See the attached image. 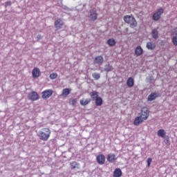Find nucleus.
<instances>
[{
	"label": "nucleus",
	"mask_w": 177,
	"mask_h": 177,
	"mask_svg": "<svg viewBox=\"0 0 177 177\" xmlns=\"http://www.w3.org/2000/svg\"><path fill=\"white\" fill-rule=\"evenodd\" d=\"M149 117H150V110H149V108L143 106L141 108L138 116L135 118L133 124L138 127L142 124V122H145V121H147Z\"/></svg>",
	"instance_id": "f257e3e1"
},
{
	"label": "nucleus",
	"mask_w": 177,
	"mask_h": 177,
	"mask_svg": "<svg viewBox=\"0 0 177 177\" xmlns=\"http://www.w3.org/2000/svg\"><path fill=\"white\" fill-rule=\"evenodd\" d=\"M50 129L49 128H43L39 131L37 136H39L40 140L43 142H48L49 138H50Z\"/></svg>",
	"instance_id": "f03ea898"
},
{
	"label": "nucleus",
	"mask_w": 177,
	"mask_h": 177,
	"mask_svg": "<svg viewBox=\"0 0 177 177\" xmlns=\"http://www.w3.org/2000/svg\"><path fill=\"white\" fill-rule=\"evenodd\" d=\"M123 20L127 24H129L130 28H135L138 26V21H136V19L133 15H125L123 17Z\"/></svg>",
	"instance_id": "7ed1b4c3"
},
{
	"label": "nucleus",
	"mask_w": 177,
	"mask_h": 177,
	"mask_svg": "<svg viewBox=\"0 0 177 177\" xmlns=\"http://www.w3.org/2000/svg\"><path fill=\"white\" fill-rule=\"evenodd\" d=\"M162 13H164V9L162 8L158 9L156 12H154L153 15V17H152L153 20H154L155 21H158V20L161 19V15H162Z\"/></svg>",
	"instance_id": "20e7f679"
},
{
	"label": "nucleus",
	"mask_w": 177,
	"mask_h": 177,
	"mask_svg": "<svg viewBox=\"0 0 177 177\" xmlns=\"http://www.w3.org/2000/svg\"><path fill=\"white\" fill-rule=\"evenodd\" d=\"M88 19H90L91 21H96L97 20V12L95 8L90 10Z\"/></svg>",
	"instance_id": "39448f33"
},
{
	"label": "nucleus",
	"mask_w": 177,
	"mask_h": 177,
	"mask_svg": "<svg viewBox=\"0 0 177 177\" xmlns=\"http://www.w3.org/2000/svg\"><path fill=\"white\" fill-rule=\"evenodd\" d=\"M53 95V90L52 89H46L42 91L41 97L42 99H49L50 96Z\"/></svg>",
	"instance_id": "423d86ee"
},
{
	"label": "nucleus",
	"mask_w": 177,
	"mask_h": 177,
	"mask_svg": "<svg viewBox=\"0 0 177 177\" xmlns=\"http://www.w3.org/2000/svg\"><path fill=\"white\" fill-rule=\"evenodd\" d=\"M96 161L99 165H103L106 162V156L104 154H99L96 157Z\"/></svg>",
	"instance_id": "0eeeda50"
},
{
	"label": "nucleus",
	"mask_w": 177,
	"mask_h": 177,
	"mask_svg": "<svg viewBox=\"0 0 177 177\" xmlns=\"http://www.w3.org/2000/svg\"><path fill=\"white\" fill-rule=\"evenodd\" d=\"M28 99H29V100H32L34 102V101L38 100V99H39V95H38L37 92L32 91L28 95Z\"/></svg>",
	"instance_id": "6e6552de"
},
{
	"label": "nucleus",
	"mask_w": 177,
	"mask_h": 177,
	"mask_svg": "<svg viewBox=\"0 0 177 177\" xmlns=\"http://www.w3.org/2000/svg\"><path fill=\"white\" fill-rule=\"evenodd\" d=\"M161 96V94L158 93H151L149 96H148V102H153V100H156L157 97H160Z\"/></svg>",
	"instance_id": "1a4fd4ad"
},
{
	"label": "nucleus",
	"mask_w": 177,
	"mask_h": 177,
	"mask_svg": "<svg viewBox=\"0 0 177 177\" xmlns=\"http://www.w3.org/2000/svg\"><path fill=\"white\" fill-rule=\"evenodd\" d=\"M32 75L33 78H39L41 77V71L38 68H34L32 71Z\"/></svg>",
	"instance_id": "9d476101"
},
{
	"label": "nucleus",
	"mask_w": 177,
	"mask_h": 177,
	"mask_svg": "<svg viewBox=\"0 0 177 177\" xmlns=\"http://www.w3.org/2000/svg\"><path fill=\"white\" fill-rule=\"evenodd\" d=\"M106 160L109 162H114L117 160V156L114 153H109Z\"/></svg>",
	"instance_id": "9b49d317"
},
{
	"label": "nucleus",
	"mask_w": 177,
	"mask_h": 177,
	"mask_svg": "<svg viewBox=\"0 0 177 177\" xmlns=\"http://www.w3.org/2000/svg\"><path fill=\"white\" fill-rule=\"evenodd\" d=\"M63 24H64V23L63 22L62 19H57L54 24L55 28L58 29L62 28V27H63Z\"/></svg>",
	"instance_id": "f8f14e48"
},
{
	"label": "nucleus",
	"mask_w": 177,
	"mask_h": 177,
	"mask_svg": "<svg viewBox=\"0 0 177 177\" xmlns=\"http://www.w3.org/2000/svg\"><path fill=\"white\" fill-rule=\"evenodd\" d=\"M135 55L136 56H142L143 55V48H142V46H138L136 48Z\"/></svg>",
	"instance_id": "ddd939ff"
},
{
	"label": "nucleus",
	"mask_w": 177,
	"mask_h": 177,
	"mask_svg": "<svg viewBox=\"0 0 177 177\" xmlns=\"http://www.w3.org/2000/svg\"><path fill=\"white\" fill-rule=\"evenodd\" d=\"M122 176V171L120 168H116L113 171V177Z\"/></svg>",
	"instance_id": "4468645a"
},
{
	"label": "nucleus",
	"mask_w": 177,
	"mask_h": 177,
	"mask_svg": "<svg viewBox=\"0 0 177 177\" xmlns=\"http://www.w3.org/2000/svg\"><path fill=\"white\" fill-rule=\"evenodd\" d=\"M71 92V90L68 88H64L62 90V93L61 94V96H63L64 97H67Z\"/></svg>",
	"instance_id": "2eb2a0df"
},
{
	"label": "nucleus",
	"mask_w": 177,
	"mask_h": 177,
	"mask_svg": "<svg viewBox=\"0 0 177 177\" xmlns=\"http://www.w3.org/2000/svg\"><path fill=\"white\" fill-rule=\"evenodd\" d=\"M104 62V60L103 59V57L100 55L97 56L95 58V64H100L102 65L103 64V62Z\"/></svg>",
	"instance_id": "dca6fc26"
},
{
	"label": "nucleus",
	"mask_w": 177,
	"mask_h": 177,
	"mask_svg": "<svg viewBox=\"0 0 177 177\" xmlns=\"http://www.w3.org/2000/svg\"><path fill=\"white\" fill-rule=\"evenodd\" d=\"M147 48L149 50H154L156 49V43H153V41H149L147 43Z\"/></svg>",
	"instance_id": "f3484780"
},
{
	"label": "nucleus",
	"mask_w": 177,
	"mask_h": 177,
	"mask_svg": "<svg viewBox=\"0 0 177 177\" xmlns=\"http://www.w3.org/2000/svg\"><path fill=\"white\" fill-rule=\"evenodd\" d=\"M127 85L129 88H132V86L135 85V81L133 80V78L129 77L127 81Z\"/></svg>",
	"instance_id": "a211bd4d"
},
{
	"label": "nucleus",
	"mask_w": 177,
	"mask_h": 177,
	"mask_svg": "<svg viewBox=\"0 0 177 177\" xmlns=\"http://www.w3.org/2000/svg\"><path fill=\"white\" fill-rule=\"evenodd\" d=\"M92 102V99L86 98V100H80L81 106H87L89 103Z\"/></svg>",
	"instance_id": "6ab92c4d"
},
{
	"label": "nucleus",
	"mask_w": 177,
	"mask_h": 177,
	"mask_svg": "<svg viewBox=\"0 0 177 177\" xmlns=\"http://www.w3.org/2000/svg\"><path fill=\"white\" fill-rule=\"evenodd\" d=\"M70 166H71V169H76V168H77V169H80V163H78L76 161H73L71 162Z\"/></svg>",
	"instance_id": "aec40b11"
},
{
	"label": "nucleus",
	"mask_w": 177,
	"mask_h": 177,
	"mask_svg": "<svg viewBox=\"0 0 177 177\" xmlns=\"http://www.w3.org/2000/svg\"><path fill=\"white\" fill-rule=\"evenodd\" d=\"M90 96L93 100H95L97 97H99V93L96 91H94L91 92Z\"/></svg>",
	"instance_id": "412c9836"
},
{
	"label": "nucleus",
	"mask_w": 177,
	"mask_h": 177,
	"mask_svg": "<svg viewBox=\"0 0 177 177\" xmlns=\"http://www.w3.org/2000/svg\"><path fill=\"white\" fill-rule=\"evenodd\" d=\"M106 43L109 45V46H115V44H117L115 39H114L113 38L108 39Z\"/></svg>",
	"instance_id": "4be33fe9"
},
{
	"label": "nucleus",
	"mask_w": 177,
	"mask_h": 177,
	"mask_svg": "<svg viewBox=\"0 0 177 177\" xmlns=\"http://www.w3.org/2000/svg\"><path fill=\"white\" fill-rule=\"evenodd\" d=\"M151 37L153 38V39H157V38H158V30H157V29L152 30Z\"/></svg>",
	"instance_id": "5701e85b"
},
{
	"label": "nucleus",
	"mask_w": 177,
	"mask_h": 177,
	"mask_svg": "<svg viewBox=\"0 0 177 177\" xmlns=\"http://www.w3.org/2000/svg\"><path fill=\"white\" fill-rule=\"evenodd\" d=\"M95 106H102V104H103V99L102 98V97H98L97 98H96V100H95Z\"/></svg>",
	"instance_id": "b1692460"
},
{
	"label": "nucleus",
	"mask_w": 177,
	"mask_h": 177,
	"mask_svg": "<svg viewBox=\"0 0 177 177\" xmlns=\"http://www.w3.org/2000/svg\"><path fill=\"white\" fill-rule=\"evenodd\" d=\"M158 136H160V138H165V130L164 129H159L157 132Z\"/></svg>",
	"instance_id": "393cba45"
},
{
	"label": "nucleus",
	"mask_w": 177,
	"mask_h": 177,
	"mask_svg": "<svg viewBox=\"0 0 177 177\" xmlns=\"http://www.w3.org/2000/svg\"><path fill=\"white\" fill-rule=\"evenodd\" d=\"M92 77L94 78V80H97L100 78V73H94L92 74Z\"/></svg>",
	"instance_id": "a878e982"
},
{
	"label": "nucleus",
	"mask_w": 177,
	"mask_h": 177,
	"mask_svg": "<svg viewBox=\"0 0 177 177\" xmlns=\"http://www.w3.org/2000/svg\"><path fill=\"white\" fill-rule=\"evenodd\" d=\"M171 35H175V37H177V27L174 28L170 30Z\"/></svg>",
	"instance_id": "bb28decb"
},
{
	"label": "nucleus",
	"mask_w": 177,
	"mask_h": 177,
	"mask_svg": "<svg viewBox=\"0 0 177 177\" xmlns=\"http://www.w3.org/2000/svg\"><path fill=\"white\" fill-rule=\"evenodd\" d=\"M171 42L174 46H177V36H174L172 37Z\"/></svg>",
	"instance_id": "cd10ccee"
},
{
	"label": "nucleus",
	"mask_w": 177,
	"mask_h": 177,
	"mask_svg": "<svg viewBox=\"0 0 177 177\" xmlns=\"http://www.w3.org/2000/svg\"><path fill=\"white\" fill-rule=\"evenodd\" d=\"M50 80H56L57 78V73H53L50 75Z\"/></svg>",
	"instance_id": "c85d7f7f"
},
{
	"label": "nucleus",
	"mask_w": 177,
	"mask_h": 177,
	"mask_svg": "<svg viewBox=\"0 0 177 177\" xmlns=\"http://www.w3.org/2000/svg\"><path fill=\"white\" fill-rule=\"evenodd\" d=\"M70 103L72 104V106H75V104H77V98L71 99Z\"/></svg>",
	"instance_id": "c756f323"
},
{
	"label": "nucleus",
	"mask_w": 177,
	"mask_h": 177,
	"mask_svg": "<svg viewBox=\"0 0 177 177\" xmlns=\"http://www.w3.org/2000/svg\"><path fill=\"white\" fill-rule=\"evenodd\" d=\"M153 161V159L151 158H149L147 160L148 167H150L151 165V162Z\"/></svg>",
	"instance_id": "7c9ffc66"
},
{
	"label": "nucleus",
	"mask_w": 177,
	"mask_h": 177,
	"mask_svg": "<svg viewBox=\"0 0 177 177\" xmlns=\"http://www.w3.org/2000/svg\"><path fill=\"white\" fill-rule=\"evenodd\" d=\"M105 71H111V66L110 65H106L105 68Z\"/></svg>",
	"instance_id": "2f4dec72"
},
{
	"label": "nucleus",
	"mask_w": 177,
	"mask_h": 177,
	"mask_svg": "<svg viewBox=\"0 0 177 177\" xmlns=\"http://www.w3.org/2000/svg\"><path fill=\"white\" fill-rule=\"evenodd\" d=\"M10 5H12V2L10 1H6L5 3L6 8H8V6H10Z\"/></svg>",
	"instance_id": "473e14b6"
},
{
	"label": "nucleus",
	"mask_w": 177,
	"mask_h": 177,
	"mask_svg": "<svg viewBox=\"0 0 177 177\" xmlns=\"http://www.w3.org/2000/svg\"><path fill=\"white\" fill-rule=\"evenodd\" d=\"M167 142H169V141L167 140Z\"/></svg>",
	"instance_id": "72a5a7b5"
}]
</instances>
